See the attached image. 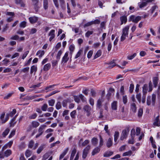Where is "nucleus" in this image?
Instances as JSON below:
<instances>
[{
    "label": "nucleus",
    "mask_w": 160,
    "mask_h": 160,
    "mask_svg": "<svg viewBox=\"0 0 160 160\" xmlns=\"http://www.w3.org/2000/svg\"><path fill=\"white\" fill-rule=\"evenodd\" d=\"M119 136V132L118 131H116L114 135V140L115 142H116L118 139Z\"/></svg>",
    "instance_id": "35"
},
{
    "label": "nucleus",
    "mask_w": 160,
    "mask_h": 160,
    "mask_svg": "<svg viewBox=\"0 0 160 160\" xmlns=\"http://www.w3.org/2000/svg\"><path fill=\"white\" fill-rule=\"evenodd\" d=\"M104 130L106 131V132L108 134V135H110V132L108 130V125H105L104 127Z\"/></svg>",
    "instance_id": "60"
},
{
    "label": "nucleus",
    "mask_w": 160,
    "mask_h": 160,
    "mask_svg": "<svg viewBox=\"0 0 160 160\" xmlns=\"http://www.w3.org/2000/svg\"><path fill=\"white\" fill-rule=\"evenodd\" d=\"M37 69V68L36 66L34 65L32 66L30 70V74H32L33 72H35V74L36 72Z\"/></svg>",
    "instance_id": "23"
},
{
    "label": "nucleus",
    "mask_w": 160,
    "mask_h": 160,
    "mask_svg": "<svg viewBox=\"0 0 160 160\" xmlns=\"http://www.w3.org/2000/svg\"><path fill=\"white\" fill-rule=\"evenodd\" d=\"M115 60H113L112 61H111L109 63H107L109 65L108 68H111L117 65L115 63Z\"/></svg>",
    "instance_id": "17"
},
{
    "label": "nucleus",
    "mask_w": 160,
    "mask_h": 160,
    "mask_svg": "<svg viewBox=\"0 0 160 160\" xmlns=\"http://www.w3.org/2000/svg\"><path fill=\"white\" fill-rule=\"evenodd\" d=\"M117 102L116 101H114L111 104V108L112 110H116L117 108Z\"/></svg>",
    "instance_id": "18"
},
{
    "label": "nucleus",
    "mask_w": 160,
    "mask_h": 160,
    "mask_svg": "<svg viewBox=\"0 0 160 160\" xmlns=\"http://www.w3.org/2000/svg\"><path fill=\"white\" fill-rule=\"evenodd\" d=\"M122 101L124 104H126L127 102V98L126 95L122 97Z\"/></svg>",
    "instance_id": "56"
},
{
    "label": "nucleus",
    "mask_w": 160,
    "mask_h": 160,
    "mask_svg": "<svg viewBox=\"0 0 160 160\" xmlns=\"http://www.w3.org/2000/svg\"><path fill=\"white\" fill-rule=\"evenodd\" d=\"M147 3L146 2H142V3L140 4L139 5V7L140 8H142L146 6L147 5Z\"/></svg>",
    "instance_id": "50"
},
{
    "label": "nucleus",
    "mask_w": 160,
    "mask_h": 160,
    "mask_svg": "<svg viewBox=\"0 0 160 160\" xmlns=\"http://www.w3.org/2000/svg\"><path fill=\"white\" fill-rule=\"evenodd\" d=\"M59 60H58L57 59L56 60H53L52 61V66L53 67H54L58 63V61Z\"/></svg>",
    "instance_id": "49"
},
{
    "label": "nucleus",
    "mask_w": 160,
    "mask_h": 160,
    "mask_svg": "<svg viewBox=\"0 0 160 160\" xmlns=\"http://www.w3.org/2000/svg\"><path fill=\"white\" fill-rule=\"evenodd\" d=\"M131 109L132 111L135 113L136 111L137 108L136 104L135 103H132L131 105Z\"/></svg>",
    "instance_id": "21"
},
{
    "label": "nucleus",
    "mask_w": 160,
    "mask_h": 160,
    "mask_svg": "<svg viewBox=\"0 0 160 160\" xmlns=\"http://www.w3.org/2000/svg\"><path fill=\"white\" fill-rule=\"evenodd\" d=\"M16 112V110L15 109H13L12 110V111L10 112V113L9 114L10 116L11 117H12Z\"/></svg>",
    "instance_id": "61"
},
{
    "label": "nucleus",
    "mask_w": 160,
    "mask_h": 160,
    "mask_svg": "<svg viewBox=\"0 0 160 160\" xmlns=\"http://www.w3.org/2000/svg\"><path fill=\"white\" fill-rule=\"evenodd\" d=\"M134 88V85L132 84H130L129 87V92L130 93H132L133 92Z\"/></svg>",
    "instance_id": "51"
},
{
    "label": "nucleus",
    "mask_w": 160,
    "mask_h": 160,
    "mask_svg": "<svg viewBox=\"0 0 160 160\" xmlns=\"http://www.w3.org/2000/svg\"><path fill=\"white\" fill-rule=\"evenodd\" d=\"M159 120V116H157L155 119V121L153 122V125L155 126H160V121L159 122V123H158V122Z\"/></svg>",
    "instance_id": "16"
},
{
    "label": "nucleus",
    "mask_w": 160,
    "mask_h": 160,
    "mask_svg": "<svg viewBox=\"0 0 160 160\" xmlns=\"http://www.w3.org/2000/svg\"><path fill=\"white\" fill-rule=\"evenodd\" d=\"M112 140L111 138H109L108 140V141L106 143L107 146L108 148H109L111 147L112 145Z\"/></svg>",
    "instance_id": "19"
},
{
    "label": "nucleus",
    "mask_w": 160,
    "mask_h": 160,
    "mask_svg": "<svg viewBox=\"0 0 160 160\" xmlns=\"http://www.w3.org/2000/svg\"><path fill=\"white\" fill-rule=\"evenodd\" d=\"M143 109L142 108H140L139 109L138 112V116L139 117H141L142 116L143 114Z\"/></svg>",
    "instance_id": "45"
},
{
    "label": "nucleus",
    "mask_w": 160,
    "mask_h": 160,
    "mask_svg": "<svg viewBox=\"0 0 160 160\" xmlns=\"http://www.w3.org/2000/svg\"><path fill=\"white\" fill-rule=\"evenodd\" d=\"M31 154V152L29 150H27L25 152V155L27 157H29Z\"/></svg>",
    "instance_id": "64"
},
{
    "label": "nucleus",
    "mask_w": 160,
    "mask_h": 160,
    "mask_svg": "<svg viewBox=\"0 0 160 160\" xmlns=\"http://www.w3.org/2000/svg\"><path fill=\"white\" fill-rule=\"evenodd\" d=\"M158 78L157 77H155L153 78V82L154 84V87L156 88L157 86L158 83Z\"/></svg>",
    "instance_id": "26"
},
{
    "label": "nucleus",
    "mask_w": 160,
    "mask_h": 160,
    "mask_svg": "<svg viewBox=\"0 0 160 160\" xmlns=\"http://www.w3.org/2000/svg\"><path fill=\"white\" fill-rule=\"evenodd\" d=\"M82 52V51L81 49H80V50H79L77 54L76 55L75 57V58L76 59L78 58L81 55Z\"/></svg>",
    "instance_id": "48"
},
{
    "label": "nucleus",
    "mask_w": 160,
    "mask_h": 160,
    "mask_svg": "<svg viewBox=\"0 0 160 160\" xmlns=\"http://www.w3.org/2000/svg\"><path fill=\"white\" fill-rule=\"evenodd\" d=\"M68 56V52H66L64 56L63 57L62 61L61 63H66L68 61V60L69 59V57Z\"/></svg>",
    "instance_id": "6"
},
{
    "label": "nucleus",
    "mask_w": 160,
    "mask_h": 160,
    "mask_svg": "<svg viewBox=\"0 0 160 160\" xmlns=\"http://www.w3.org/2000/svg\"><path fill=\"white\" fill-rule=\"evenodd\" d=\"M12 154V151L10 149L7 150L4 152L5 156L8 157Z\"/></svg>",
    "instance_id": "27"
},
{
    "label": "nucleus",
    "mask_w": 160,
    "mask_h": 160,
    "mask_svg": "<svg viewBox=\"0 0 160 160\" xmlns=\"http://www.w3.org/2000/svg\"><path fill=\"white\" fill-rule=\"evenodd\" d=\"M75 49L74 46L72 45L70 46L69 47V49L70 51V53L71 54H72L73 52L74 51Z\"/></svg>",
    "instance_id": "43"
},
{
    "label": "nucleus",
    "mask_w": 160,
    "mask_h": 160,
    "mask_svg": "<svg viewBox=\"0 0 160 160\" xmlns=\"http://www.w3.org/2000/svg\"><path fill=\"white\" fill-rule=\"evenodd\" d=\"M71 102V100L69 98H67L64 100L62 102V105L63 107H66L68 103H70Z\"/></svg>",
    "instance_id": "15"
},
{
    "label": "nucleus",
    "mask_w": 160,
    "mask_h": 160,
    "mask_svg": "<svg viewBox=\"0 0 160 160\" xmlns=\"http://www.w3.org/2000/svg\"><path fill=\"white\" fill-rule=\"evenodd\" d=\"M26 26V22L24 21L21 22L20 24V27L21 28H24Z\"/></svg>",
    "instance_id": "55"
},
{
    "label": "nucleus",
    "mask_w": 160,
    "mask_h": 160,
    "mask_svg": "<svg viewBox=\"0 0 160 160\" xmlns=\"http://www.w3.org/2000/svg\"><path fill=\"white\" fill-rule=\"evenodd\" d=\"M59 84H54L52 85H49L47 87L45 88V90L48 91H47V92H48V91H51L53 89H52V88H53L54 86H57L59 85Z\"/></svg>",
    "instance_id": "14"
},
{
    "label": "nucleus",
    "mask_w": 160,
    "mask_h": 160,
    "mask_svg": "<svg viewBox=\"0 0 160 160\" xmlns=\"http://www.w3.org/2000/svg\"><path fill=\"white\" fill-rule=\"evenodd\" d=\"M26 147V144L24 142H22L18 146L19 148L20 149H24Z\"/></svg>",
    "instance_id": "34"
},
{
    "label": "nucleus",
    "mask_w": 160,
    "mask_h": 160,
    "mask_svg": "<svg viewBox=\"0 0 160 160\" xmlns=\"http://www.w3.org/2000/svg\"><path fill=\"white\" fill-rule=\"evenodd\" d=\"M129 29V26H127L125 27L122 29V34L128 36V31Z\"/></svg>",
    "instance_id": "12"
},
{
    "label": "nucleus",
    "mask_w": 160,
    "mask_h": 160,
    "mask_svg": "<svg viewBox=\"0 0 160 160\" xmlns=\"http://www.w3.org/2000/svg\"><path fill=\"white\" fill-rule=\"evenodd\" d=\"M136 98L138 100V102L140 103L141 102V94L140 93H138L136 95Z\"/></svg>",
    "instance_id": "58"
},
{
    "label": "nucleus",
    "mask_w": 160,
    "mask_h": 160,
    "mask_svg": "<svg viewBox=\"0 0 160 160\" xmlns=\"http://www.w3.org/2000/svg\"><path fill=\"white\" fill-rule=\"evenodd\" d=\"M43 8L45 10L48 9V0H43Z\"/></svg>",
    "instance_id": "31"
},
{
    "label": "nucleus",
    "mask_w": 160,
    "mask_h": 160,
    "mask_svg": "<svg viewBox=\"0 0 160 160\" xmlns=\"http://www.w3.org/2000/svg\"><path fill=\"white\" fill-rule=\"evenodd\" d=\"M15 130H13L11 132L10 134L8 136V138H11L13 136L15 133Z\"/></svg>",
    "instance_id": "63"
},
{
    "label": "nucleus",
    "mask_w": 160,
    "mask_h": 160,
    "mask_svg": "<svg viewBox=\"0 0 160 160\" xmlns=\"http://www.w3.org/2000/svg\"><path fill=\"white\" fill-rule=\"evenodd\" d=\"M56 107L57 110H59L62 108L61 103L60 102L58 101L57 102L56 105Z\"/></svg>",
    "instance_id": "44"
},
{
    "label": "nucleus",
    "mask_w": 160,
    "mask_h": 160,
    "mask_svg": "<svg viewBox=\"0 0 160 160\" xmlns=\"http://www.w3.org/2000/svg\"><path fill=\"white\" fill-rule=\"evenodd\" d=\"M18 115L16 114L11 120L10 122V126L11 127H13L16 123V122L15 121L16 118L17 116Z\"/></svg>",
    "instance_id": "10"
},
{
    "label": "nucleus",
    "mask_w": 160,
    "mask_h": 160,
    "mask_svg": "<svg viewBox=\"0 0 160 160\" xmlns=\"http://www.w3.org/2000/svg\"><path fill=\"white\" fill-rule=\"evenodd\" d=\"M93 32V31H88L85 33V36L87 37L88 38L92 34Z\"/></svg>",
    "instance_id": "57"
},
{
    "label": "nucleus",
    "mask_w": 160,
    "mask_h": 160,
    "mask_svg": "<svg viewBox=\"0 0 160 160\" xmlns=\"http://www.w3.org/2000/svg\"><path fill=\"white\" fill-rule=\"evenodd\" d=\"M156 99V95L155 94H152V105L154 106L155 103V101Z\"/></svg>",
    "instance_id": "24"
},
{
    "label": "nucleus",
    "mask_w": 160,
    "mask_h": 160,
    "mask_svg": "<svg viewBox=\"0 0 160 160\" xmlns=\"http://www.w3.org/2000/svg\"><path fill=\"white\" fill-rule=\"evenodd\" d=\"M62 52L61 50H60L58 51L56 57V59H57L58 60H59L62 54Z\"/></svg>",
    "instance_id": "33"
},
{
    "label": "nucleus",
    "mask_w": 160,
    "mask_h": 160,
    "mask_svg": "<svg viewBox=\"0 0 160 160\" xmlns=\"http://www.w3.org/2000/svg\"><path fill=\"white\" fill-rule=\"evenodd\" d=\"M83 109L87 112V115L88 116H89L90 114L91 107L88 105H87L84 107Z\"/></svg>",
    "instance_id": "7"
},
{
    "label": "nucleus",
    "mask_w": 160,
    "mask_h": 160,
    "mask_svg": "<svg viewBox=\"0 0 160 160\" xmlns=\"http://www.w3.org/2000/svg\"><path fill=\"white\" fill-rule=\"evenodd\" d=\"M92 24H99L100 22V21L99 20L97 19H95L94 21H92Z\"/></svg>",
    "instance_id": "59"
},
{
    "label": "nucleus",
    "mask_w": 160,
    "mask_h": 160,
    "mask_svg": "<svg viewBox=\"0 0 160 160\" xmlns=\"http://www.w3.org/2000/svg\"><path fill=\"white\" fill-rule=\"evenodd\" d=\"M47 127L46 125H43L40 127L38 130V132L39 133V134H37L36 136V138L39 137L43 133V130Z\"/></svg>",
    "instance_id": "5"
},
{
    "label": "nucleus",
    "mask_w": 160,
    "mask_h": 160,
    "mask_svg": "<svg viewBox=\"0 0 160 160\" xmlns=\"http://www.w3.org/2000/svg\"><path fill=\"white\" fill-rule=\"evenodd\" d=\"M55 102V100L53 99H51L48 101L49 105L51 106H53L54 105Z\"/></svg>",
    "instance_id": "40"
},
{
    "label": "nucleus",
    "mask_w": 160,
    "mask_h": 160,
    "mask_svg": "<svg viewBox=\"0 0 160 160\" xmlns=\"http://www.w3.org/2000/svg\"><path fill=\"white\" fill-rule=\"evenodd\" d=\"M103 143V140L101 136H100V142L99 147L100 148L102 147Z\"/></svg>",
    "instance_id": "53"
},
{
    "label": "nucleus",
    "mask_w": 160,
    "mask_h": 160,
    "mask_svg": "<svg viewBox=\"0 0 160 160\" xmlns=\"http://www.w3.org/2000/svg\"><path fill=\"white\" fill-rule=\"evenodd\" d=\"M48 107V105L47 104H44L41 107V109L43 111H46Z\"/></svg>",
    "instance_id": "47"
},
{
    "label": "nucleus",
    "mask_w": 160,
    "mask_h": 160,
    "mask_svg": "<svg viewBox=\"0 0 160 160\" xmlns=\"http://www.w3.org/2000/svg\"><path fill=\"white\" fill-rule=\"evenodd\" d=\"M44 147L43 146H40L38 148V149L37 150V153L38 154H39L41 153V152L42 151V150L43 149Z\"/></svg>",
    "instance_id": "54"
},
{
    "label": "nucleus",
    "mask_w": 160,
    "mask_h": 160,
    "mask_svg": "<svg viewBox=\"0 0 160 160\" xmlns=\"http://www.w3.org/2000/svg\"><path fill=\"white\" fill-rule=\"evenodd\" d=\"M55 30H52L49 33L48 35L50 36L49 38V40L50 42L52 40L55 38V35L54 32Z\"/></svg>",
    "instance_id": "9"
},
{
    "label": "nucleus",
    "mask_w": 160,
    "mask_h": 160,
    "mask_svg": "<svg viewBox=\"0 0 160 160\" xmlns=\"http://www.w3.org/2000/svg\"><path fill=\"white\" fill-rule=\"evenodd\" d=\"M113 154V152L111 151L106 152L103 154L104 157H109Z\"/></svg>",
    "instance_id": "28"
},
{
    "label": "nucleus",
    "mask_w": 160,
    "mask_h": 160,
    "mask_svg": "<svg viewBox=\"0 0 160 160\" xmlns=\"http://www.w3.org/2000/svg\"><path fill=\"white\" fill-rule=\"evenodd\" d=\"M148 86L147 84L144 85L142 87V92L143 93H147Z\"/></svg>",
    "instance_id": "30"
},
{
    "label": "nucleus",
    "mask_w": 160,
    "mask_h": 160,
    "mask_svg": "<svg viewBox=\"0 0 160 160\" xmlns=\"http://www.w3.org/2000/svg\"><path fill=\"white\" fill-rule=\"evenodd\" d=\"M151 103V96H148L147 98V104L149 106L150 105Z\"/></svg>",
    "instance_id": "42"
},
{
    "label": "nucleus",
    "mask_w": 160,
    "mask_h": 160,
    "mask_svg": "<svg viewBox=\"0 0 160 160\" xmlns=\"http://www.w3.org/2000/svg\"><path fill=\"white\" fill-rule=\"evenodd\" d=\"M76 111L75 110L73 111L70 113V115L71 117L72 118H75V115L76 114Z\"/></svg>",
    "instance_id": "46"
},
{
    "label": "nucleus",
    "mask_w": 160,
    "mask_h": 160,
    "mask_svg": "<svg viewBox=\"0 0 160 160\" xmlns=\"http://www.w3.org/2000/svg\"><path fill=\"white\" fill-rule=\"evenodd\" d=\"M129 131V128L128 127L122 130L120 137V140H121L122 141L124 139L126 138L127 137V135Z\"/></svg>",
    "instance_id": "1"
},
{
    "label": "nucleus",
    "mask_w": 160,
    "mask_h": 160,
    "mask_svg": "<svg viewBox=\"0 0 160 160\" xmlns=\"http://www.w3.org/2000/svg\"><path fill=\"white\" fill-rule=\"evenodd\" d=\"M32 1L34 9L35 10L36 12H38L39 8V0H32Z\"/></svg>",
    "instance_id": "4"
},
{
    "label": "nucleus",
    "mask_w": 160,
    "mask_h": 160,
    "mask_svg": "<svg viewBox=\"0 0 160 160\" xmlns=\"http://www.w3.org/2000/svg\"><path fill=\"white\" fill-rule=\"evenodd\" d=\"M28 19L30 23L34 24L37 22L38 20V18L37 17L34 16L30 17Z\"/></svg>",
    "instance_id": "8"
},
{
    "label": "nucleus",
    "mask_w": 160,
    "mask_h": 160,
    "mask_svg": "<svg viewBox=\"0 0 160 160\" xmlns=\"http://www.w3.org/2000/svg\"><path fill=\"white\" fill-rule=\"evenodd\" d=\"M102 54V52L101 51V50H98L96 53L95 55L94 56V59H95L96 58H98V57H100L101 55Z\"/></svg>",
    "instance_id": "32"
},
{
    "label": "nucleus",
    "mask_w": 160,
    "mask_h": 160,
    "mask_svg": "<svg viewBox=\"0 0 160 160\" xmlns=\"http://www.w3.org/2000/svg\"><path fill=\"white\" fill-rule=\"evenodd\" d=\"M10 131V129L8 128H7L2 133V136L3 137H5L6 136Z\"/></svg>",
    "instance_id": "36"
},
{
    "label": "nucleus",
    "mask_w": 160,
    "mask_h": 160,
    "mask_svg": "<svg viewBox=\"0 0 160 160\" xmlns=\"http://www.w3.org/2000/svg\"><path fill=\"white\" fill-rule=\"evenodd\" d=\"M32 125L33 127L37 128L39 125V123L38 122L36 121H33L32 122Z\"/></svg>",
    "instance_id": "39"
},
{
    "label": "nucleus",
    "mask_w": 160,
    "mask_h": 160,
    "mask_svg": "<svg viewBox=\"0 0 160 160\" xmlns=\"http://www.w3.org/2000/svg\"><path fill=\"white\" fill-rule=\"evenodd\" d=\"M51 66V64L50 63L45 65L43 68V70L45 71H48L50 69Z\"/></svg>",
    "instance_id": "20"
},
{
    "label": "nucleus",
    "mask_w": 160,
    "mask_h": 160,
    "mask_svg": "<svg viewBox=\"0 0 160 160\" xmlns=\"http://www.w3.org/2000/svg\"><path fill=\"white\" fill-rule=\"evenodd\" d=\"M100 148L98 147L95 148L92 152V155L94 156L97 153H98L100 151Z\"/></svg>",
    "instance_id": "13"
},
{
    "label": "nucleus",
    "mask_w": 160,
    "mask_h": 160,
    "mask_svg": "<svg viewBox=\"0 0 160 160\" xmlns=\"http://www.w3.org/2000/svg\"><path fill=\"white\" fill-rule=\"evenodd\" d=\"M19 38V37L17 35H15L11 37L10 39L11 40H18Z\"/></svg>",
    "instance_id": "62"
},
{
    "label": "nucleus",
    "mask_w": 160,
    "mask_h": 160,
    "mask_svg": "<svg viewBox=\"0 0 160 160\" xmlns=\"http://www.w3.org/2000/svg\"><path fill=\"white\" fill-rule=\"evenodd\" d=\"M98 139L97 138H93L91 140V142L92 145L94 146H96L98 143Z\"/></svg>",
    "instance_id": "29"
},
{
    "label": "nucleus",
    "mask_w": 160,
    "mask_h": 160,
    "mask_svg": "<svg viewBox=\"0 0 160 160\" xmlns=\"http://www.w3.org/2000/svg\"><path fill=\"white\" fill-rule=\"evenodd\" d=\"M45 54V52L44 50L41 51L39 50L38 51L36 54L37 55H39V57L40 58H41L42 56H43Z\"/></svg>",
    "instance_id": "25"
},
{
    "label": "nucleus",
    "mask_w": 160,
    "mask_h": 160,
    "mask_svg": "<svg viewBox=\"0 0 160 160\" xmlns=\"http://www.w3.org/2000/svg\"><path fill=\"white\" fill-rule=\"evenodd\" d=\"M52 153L51 152H48L45 153L43 156L42 160H46L50 155Z\"/></svg>",
    "instance_id": "22"
},
{
    "label": "nucleus",
    "mask_w": 160,
    "mask_h": 160,
    "mask_svg": "<svg viewBox=\"0 0 160 160\" xmlns=\"http://www.w3.org/2000/svg\"><path fill=\"white\" fill-rule=\"evenodd\" d=\"M89 142V141L88 140H86L82 144V147H84L87 145Z\"/></svg>",
    "instance_id": "52"
},
{
    "label": "nucleus",
    "mask_w": 160,
    "mask_h": 160,
    "mask_svg": "<svg viewBox=\"0 0 160 160\" xmlns=\"http://www.w3.org/2000/svg\"><path fill=\"white\" fill-rule=\"evenodd\" d=\"M91 146L90 145H87L86 147L84 149L82 154V158L83 159H85L86 158L89 152Z\"/></svg>",
    "instance_id": "2"
},
{
    "label": "nucleus",
    "mask_w": 160,
    "mask_h": 160,
    "mask_svg": "<svg viewBox=\"0 0 160 160\" xmlns=\"http://www.w3.org/2000/svg\"><path fill=\"white\" fill-rule=\"evenodd\" d=\"M141 19V17L140 16L135 17V15H132L130 17L128 21L129 22L132 21L135 23H137Z\"/></svg>",
    "instance_id": "3"
},
{
    "label": "nucleus",
    "mask_w": 160,
    "mask_h": 160,
    "mask_svg": "<svg viewBox=\"0 0 160 160\" xmlns=\"http://www.w3.org/2000/svg\"><path fill=\"white\" fill-rule=\"evenodd\" d=\"M102 101L100 99H99L97 101V106L98 108L100 109L102 106Z\"/></svg>",
    "instance_id": "37"
},
{
    "label": "nucleus",
    "mask_w": 160,
    "mask_h": 160,
    "mask_svg": "<svg viewBox=\"0 0 160 160\" xmlns=\"http://www.w3.org/2000/svg\"><path fill=\"white\" fill-rule=\"evenodd\" d=\"M121 22V25H122L124 23H125L127 21V16L124 15L121 17L120 18Z\"/></svg>",
    "instance_id": "11"
},
{
    "label": "nucleus",
    "mask_w": 160,
    "mask_h": 160,
    "mask_svg": "<svg viewBox=\"0 0 160 160\" xmlns=\"http://www.w3.org/2000/svg\"><path fill=\"white\" fill-rule=\"evenodd\" d=\"M132 152L130 150L128 152H127L123 153L122 154L123 156H127L128 155L130 156L132 155Z\"/></svg>",
    "instance_id": "41"
},
{
    "label": "nucleus",
    "mask_w": 160,
    "mask_h": 160,
    "mask_svg": "<svg viewBox=\"0 0 160 160\" xmlns=\"http://www.w3.org/2000/svg\"><path fill=\"white\" fill-rule=\"evenodd\" d=\"M135 133H136L135 129L134 128H132L131 132V136L132 138H134Z\"/></svg>",
    "instance_id": "38"
}]
</instances>
